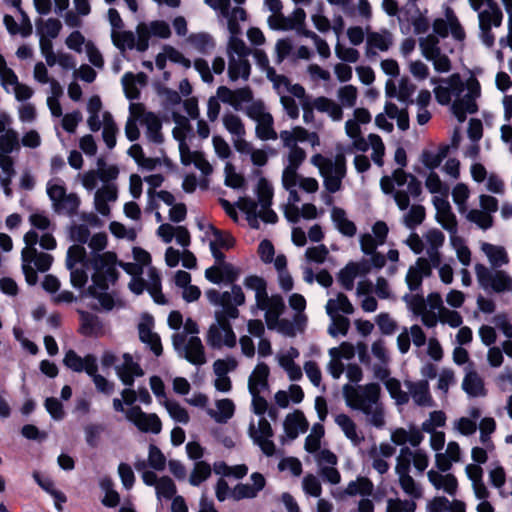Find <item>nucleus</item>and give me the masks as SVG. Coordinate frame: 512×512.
I'll list each match as a JSON object with an SVG mask.
<instances>
[{
	"label": "nucleus",
	"mask_w": 512,
	"mask_h": 512,
	"mask_svg": "<svg viewBox=\"0 0 512 512\" xmlns=\"http://www.w3.org/2000/svg\"><path fill=\"white\" fill-rule=\"evenodd\" d=\"M147 76L140 72L133 74L127 72L122 76L121 82L126 97L130 100L137 99L140 95V88L146 84Z\"/></svg>",
	"instance_id": "nucleus-52"
},
{
	"label": "nucleus",
	"mask_w": 512,
	"mask_h": 512,
	"mask_svg": "<svg viewBox=\"0 0 512 512\" xmlns=\"http://www.w3.org/2000/svg\"><path fill=\"white\" fill-rule=\"evenodd\" d=\"M28 221L32 226L31 230L37 232L39 230L38 242L41 248L45 250H54L57 246L56 239L53 236L54 225L44 212L31 213Z\"/></svg>",
	"instance_id": "nucleus-22"
},
{
	"label": "nucleus",
	"mask_w": 512,
	"mask_h": 512,
	"mask_svg": "<svg viewBox=\"0 0 512 512\" xmlns=\"http://www.w3.org/2000/svg\"><path fill=\"white\" fill-rule=\"evenodd\" d=\"M148 280L145 281L141 277L132 278L129 283L130 290L136 294L140 295L146 289L150 293L151 297L158 304H165L166 300L164 295L161 292V279L154 267H149V271L147 272Z\"/></svg>",
	"instance_id": "nucleus-21"
},
{
	"label": "nucleus",
	"mask_w": 512,
	"mask_h": 512,
	"mask_svg": "<svg viewBox=\"0 0 512 512\" xmlns=\"http://www.w3.org/2000/svg\"><path fill=\"white\" fill-rule=\"evenodd\" d=\"M154 320L149 315H144L138 325L140 340L147 344L156 356L162 354L161 340L158 334L153 332Z\"/></svg>",
	"instance_id": "nucleus-34"
},
{
	"label": "nucleus",
	"mask_w": 512,
	"mask_h": 512,
	"mask_svg": "<svg viewBox=\"0 0 512 512\" xmlns=\"http://www.w3.org/2000/svg\"><path fill=\"white\" fill-rule=\"evenodd\" d=\"M0 85L8 94H13L15 99L19 102L29 100L33 94V89L21 83L18 76L12 68L7 65V62L2 54H0Z\"/></svg>",
	"instance_id": "nucleus-16"
},
{
	"label": "nucleus",
	"mask_w": 512,
	"mask_h": 512,
	"mask_svg": "<svg viewBox=\"0 0 512 512\" xmlns=\"http://www.w3.org/2000/svg\"><path fill=\"white\" fill-rule=\"evenodd\" d=\"M312 108L320 113L327 114V116L334 122H339L343 119V109L335 100L319 96L312 101Z\"/></svg>",
	"instance_id": "nucleus-49"
},
{
	"label": "nucleus",
	"mask_w": 512,
	"mask_h": 512,
	"mask_svg": "<svg viewBox=\"0 0 512 512\" xmlns=\"http://www.w3.org/2000/svg\"><path fill=\"white\" fill-rule=\"evenodd\" d=\"M299 355L300 353L297 348L289 347L279 352L276 356L279 366L287 373L291 381H298L303 376L301 367L295 363V359Z\"/></svg>",
	"instance_id": "nucleus-35"
},
{
	"label": "nucleus",
	"mask_w": 512,
	"mask_h": 512,
	"mask_svg": "<svg viewBox=\"0 0 512 512\" xmlns=\"http://www.w3.org/2000/svg\"><path fill=\"white\" fill-rule=\"evenodd\" d=\"M427 478L436 490H442L450 496L456 495L458 480L452 473L431 469L427 472Z\"/></svg>",
	"instance_id": "nucleus-38"
},
{
	"label": "nucleus",
	"mask_w": 512,
	"mask_h": 512,
	"mask_svg": "<svg viewBox=\"0 0 512 512\" xmlns=\"http://www.w3.org/2000/svg\"><path fill=\"white\" fill-rule=\"evenodd\" d=\"M430 82L436 85L433 92L439 104L448 105L454 98L451 110L459 122L465 121L467 114L478 110L476 100L480 97L481 87L474 77L464 83L460 75L455 73L445 79L431 78Z\"/></svg>",
	"instance_id": "nucleus-1"
},
{
	"label": "nucleus",
	"mask_w": 512,
	"mask_h": 512,
	"mask_svg": "<svg viewBox=\"0 0 512 512\" xmlns=\"http://www.w3.org/2000/svg\"><path fill=\"white\" fill-rule=\"evenodd\" d=\"M394 160L400 167L406 166L407 156L403 147L395 150ZM380 188L384 194L393 196L397 207L402 211L409 207L411 198H417L422 192L420 181L402 168L395 169L390 176H383L380 179Z\"/></svg>",
	"instance_id": "nucleus-3"
},
{
	"label": "nucleus",
	"mask_w": 512,
	"mask_h": 512,
	"mask_svg": "<svg viewBox=\"0 0 512 512\" xmlns=\"http://www.w3.org/2000/svg\"><path fill=\"white\" fill-rule=\"evenodd\" d=\"M250 480L252 483H238L232 488V500L254 499L266 485L265 477L259 472L252 473Z\"/></svg>",
	"instance_id": "nucleus-28"
},
{
	"label": "nucleus",
	"mask_w": 512,
	"mask_h": 512,
	"mask_svg": "<svg viewBox=\"0 0 512 512\" xmlns=\"http://www.w3.org/2000/svg\"><path fill=\"white\" fill-rule=\"evenodd\" d=\"M477 12L480 29L498 27L502 23L503 14L496 4Z\"/></svg>",
	"instance_id": "nucleus-59"
},
{
	"label": "nucleus",
	"mask_w": 512,
	"mask_h": 512,
	"mask_svg": "<svg viewBox=\"0 0 512 512\" xmlns=\"http://www.w3.org/2000/svg\"><path fill=\"white\" fill-rule=\"evenodd\" d=\"M218 99L231 105L235 110H242L244 104H249L253 100V94L249 87H243L231 90L226 86H220L217 89Z\"/></svg>",
	"instance_id": "nucleus-31"
},
{
	"label": "nucleus",
	"mask_w": 512,
	"mask_h": 512,
	"mask_svg": "<svg viewBox=\"0 0 512 512\" xmlns=\"http://www.w3.org/2000/svg\"><path fill=\"white\" fill-rule=\"evenodd\" d=\"M382 381L384 382L386 390L388 391L391 398L395 401L396 405L401 406L409 402V394L402 390L399 380L388 376Z\"/></svg>",
	"instance_id": "nucleus-63"
},
{
	"label": "nucleus",
	"mask_w": 512,
	"mask_h": 512,
	"mask_svg": "<svg viewBox=\"0 0 512 512\" xmlns=\"http://www.w3.org/2000/svg\"><path fill=\"white\" fill-rule=\"evenodd\" d=\"M433 32L442 38L448 35L457 41L463 42L466 38L464 27L460 23L454 10L446 6L443 17L436 18L432 23Z\"/></svg>",
	"instance_id": "nucleus-18"
},
{
	"label": "nucleus",
	"mask_w": 512,
	"mask_h": 512,
	"mask_svg": "<svg viewBox=\"0 0 512 512\" xmlns=\"http://www.w3.org/2000/svg\"><path fill=\"white\" fill-rule=\"evenodd\" d=\"M315 461L322 478L333 485L340 483L341 475L336 468L338 458L332 451L328 449L320 450L315 454Z\"/></svg>",
	"instance_id": "nucleus-25"
},
{
	"label": "nucleus",
	"mask_w": 512,
	"mask_h": 512,
	"mask_svg": "<svg viewBox=\"0 0 512 512\" xmlns=\"http://www.w3.org/2000/svg\"><path fill=\"white\" fill-rule=\"evenodd\" d=\"M137 123L142 125V104L131 103L129 106V116L125 124V136L131 142L139 139L140 131Z\"/></svg>",
	"instance_id": "nucleus-54"
},
{
	"label": "nucleus",
	"mask_w": 512,
	"mask_h": 512,
	"mask_svg": "<svg viewBox=\"0 0 512 512\" xmlns=\"http://www.w3.org/2000/svg\"><path fill=\"white\" fill-rule=\"evenodd\" d=\"M187 43L194 50L202 54L211 53L216 46L214 38L207 32L190 34L187 38Z\"/></svg>",
	"instance_id": "nucleus-57"
},
{
	"label": "nucleus",
	"mask_w": 512,
	"mask_h": 512,
	"mask_svg": "<svg viewBox=\"0 0 512 512\" xmlns=\"http://www.w3.org/2000/svg\"><path fill=\"white\" fill-rule=\"evenodd\" d=\"M310 162L318 168L324 187L329 193H335L341 189L342 180L346 176V159L343 154H337L334 159H331L317 153L311 157Z\"/></svg>",
	"instance_id": "nucleus-11"
},
{
	"label": "nucleus",
	"mask_w": 512,
	"mask_h": 512,
	"mask_svg": "<svg viewBox=\"0 0 512 512\" xmlns=\"http://www.w3.org/2000/svg\"><path fill=\"white\" fill-rule=\"evenodd\" d=\"M449 241L451 247L456 253V257L459 260V262L464 267H468L471 263V251L466 245L464 239L456 233L450 235Z\"/></svg>",
	"instance_id": "nucleus-64"
},
{
	"label": "nucleus",
	"mask_w": 512,
	"mask_h": 512,
	"mask_svg": "<svg viewBox=\"0 0 512 512\" xmlns=\"http://www.w3.org/2000/svg\"><path fill=\"white\" fill-rule=\"evenodd\" d=\"M462 389L470 397H483L486 395L484 382L480 375L472 368V366L465 368V376L462 381Z\"/></svg>",
	"instance_id": "nucleus-47"
},
{
	"label": "nucleus",
	"mask_w": 512,
	"mask_h": 512,
	"mask_svg": "<svg viewBox=\"0 0 512 512\" xmlns=\"http://www.w3.org/2000/svg\"><path fill=\"white\" fill-rule=\"evenodd\" d=\"M391 441L398 446L405 447L406 443H409L412 447H418L424 437L420 430L415 427L406 430L404 428H397L391 432Z\"/></svg>",
	"instance_id": "nucleus-53"
},
{
	"label": "nucleus",
	"mask_w": 512,
	"mask_h": 512,
	"mask_svg": "<svg viewBox=\"0 0 512 512\" xmlns=\"http://www.w3.org/2000/svg\"><path fill=\"white\" fill-rule=\"evenodd\" d=\"M331 219L336 229L344 236L353 237L356 234V225L347 218L346 212L339 207L331 210Z\"/></svg>",
	"instance_id": "nucleus-56"
},
{
	"label": "nucleus",
	"mask_w": 512,
	"mask_h": 512,
	"mask_svg": "<svg viewBox=\"0 0 512 512\" xmlns=\"http://www.w3.org/2000/svg\"><path fill=\"white\" fill-rule=\"evenodd\" d=\"M63 363L74 372L84 371L87 374H91L96 368L97 359L91 354L80 357L75 351L69 350L64 356Z\"/></svg>",
	"instance_id": "nucleus-40"
},
{
	"label": "nucleus",
	"mask_w": 512,
	"mask_h": 512,
	"mask_svg": "<svg viewBox=\"0 0 512 512\" xmlns=\"http://www.w3.org/2000/svg\"><path fill=\"white\" fill-rule=\"evenodd\" d=\"M246 288L255 292L256 307L265 312L266 325H275L285 309V303L280 295L269 296L266 291V282L258 276H249L244 280Z\"/></svg>",
	"instance_id": "nucleus-10"
},
{
	"label": "nucleus",
	"mask_w": 512,
	"mask_h": 512,
	"mask_svg": "<svg viewBox=\"0 0 512 512\" xmlns=\"http://www.w3.org/2000/svg\"><path fill=\"white\" fill-rule=\"evenodd\" d=\"M126 419L142 432L159 434L162 429L160 418L154 413L143 412L139 406L127 409Z\"/></svg>",
	"instance_id": "nucleus-24"
},
{
	"label": "nucleus",
	"mask_w": 512,
	"mask_h": 512,
	"mask_svg": "<svg viewBox=\"0 0 512 512\" xmlns=\"http://www.w3.org/2000/svg\"><path fill=\"white\" fill-rule=\"evenodd\" d=\"M480 248L491 265L490 269H498L509 264V255L503 246L483 242Z\"/></svg>",
	"instance_id": "nucleus-48"
},
{
	"label": "nucleus",
	"mask_w": 512,
	"mask_h": 512,
	"mask_svg": "<svg viewBox=\"0 0 512 512\" xmlns=\"http://www.w3.org/2000/svg\"><path fill=\"white\" fill-rule=\"evenodd\" d=\"M433 265L427 258L419 257L415 264L410 266L406 274V284L411 291L420 289L425 277L432 273Z\"/></svg>",
	"instance_id": "nucleus-33"
},
{
	"label": "nucleus",
	"mask_w": 512,
	"mask_h": 512,
	"mask_svg": "<svg viewBox=\"0 0 512 512\" xmlns=\"http://www.w3.org/2000/svg\"><path fill=\"white\" fill-rule=\"evenodd\" d=\"M283 429L286 437L290 440L296 439L299 434L304 433L308 429V421L300 410H295L286 415L283 422Z\"/></svg>",
	"instance_id": "nucleus-43"
},
{
	"label": "nucleus",
	"mask_w": 512,
	"mask_h": 512,
	"mask_svg": "<svg viewBox=\"0 0 512 512\" xmlns=\"http://www.w3.org/2000/svg\"><path fill=\"white\" fill-rule=\"evenodd\" d=\"M334 421L353 446H359L364 441L363 433L358 430L356 423L348 415L338 414Z\"/></svg>",
	"instance_id": "nucleus-46"
},
{
	"label": "nucleus",
	"mask_w": 512,
	"mask_h": 512,
	"mask_svg": "<svg viewBox=\"0 0 512 512\" xmlns=\"http://www.w3.org/2000/svg\"><path fill=\"white\" fill-rule=\"evenodd\" d=\"M306 19V13L302 8H296L290 16L285 17L281 11L272 12L268 17V24L272 29L278 30H302Z\"/></svg>",
	"instance_id": "nucleus-27"
},
{
	"label": "nucleus",
	"mask_w": 512,
	"mask_h": 512,
	"mask_svg": "<svg viewBox=\"0 0 512 512\" xmlns=\"http://www.w3.org/2000/svg\"><path fill=\"white\" fill-rule=\"evenodd\" d=\"M216 322L213 323L207 332V344L214 349L223 346L232 348L236 345V335L228 321V317L215 313Z\"/></svg>",
	"instance_id": "nucleus-17"
},
{
	"label": "nucleus",
	"mask_w": 512,
	"mask_h": 512,
	"mask_svg": "<svg viewBox=\"0 0 512 512\" xmlns=\"http://www.w3.org/2000/svg\"><path fill=\"white\" fill-rule=\"evenodd\" d=\"M46 191L56 213L69 216L77 213L81 204L79 196L76 193H67L60 180H50Z\"/></svg>",
	"instance_id": "nucleus-14"
},
{
	"label": "nucleus",
	"mask_w": 512,
	"mask_h": 512,
	"mask_svg": "<svg viewBox=\"0 0 512 512\" xmlns=\"http://www.w3.org/2000/svg\"><path fill=\"white\" fill-rule=\"evenodd\" d=\"M136 33L139 34L138 51L144 52L148 49L150 37L168 38L171 34V30L169 25L164 21H152L148 24H138Z\"/></svg>",
	"instance_id": "nucleus-26"
},
{
	"label": "nucleus",
	"mask_w": 512,
	"mask_h": 512,
	"mask_svg": "<svg viewBox=\"0 0 512 512\" xmlns=\"http://www.w3.org/2000/svg\"><path fill=\"white\" fill-rule=\"evenodd\" d=\"M38 238L39 233L34 230L27 231L23 236L25 247L21 252L22 270L29 285H35L38 281L33 265L38 271L46 272L53 263V257L50 254L37 250Z\"/></svg>",
	"instance_id": "nucleus-7"
},
{
	"label": "nucleus",
	"mask_w": 512,
	"mask_h": 512,
	"mask_svg": "<svg viewBox=\"0 0 512 512\" xmlns=\"http://www.w3.org/2000/svg\"><path fill=\"white\" fill-rule=\"evenodd\" d=\"M206 297L209 302L215 306H220L221 311H217L223 316L230 319H236L239 316L238 306L244 304L245 295L240 286H232L230 291L220 293L215 289H209L206 291Z\"/></svg>",
	"instance_id": "nucleus-15"
},
{
	"label": "nucleus",
	"mask_w": 512,
	"mask_h": 512,
	"mask_svg": "<svg viewBox=\"0 0 512 512\" xmlns=\"http://www.w3.org/2000/svg\"><path fill=\"white\" fill-rule=\"evenodd\" d=\"M424 240L428 261L432 263L433 267L439 266L441 261L439 249L444 244V234L438 229H431L425 234Z\"/></svg>",
	"instance_id": "nucleus-41"
},
{
	"label": "nucleus",
	"mask_w": 512,
	"mask_h": 512,
	"mask_svg": "<svg viewBox=\"0 0 512 512\" xmlns=\"http://www.w3.org/2000/svg\"><path fill=\"white\" fill-rule=\"evenodd\" d=\"M381 387L377 383L352 386H343V396L347 406L351 409L361 411L367 422L376 427L382 428L385 425L384 409L380 403Z\"/></svg>",
	"instance_id": "nucleus-5"
},
{
	"label": "nucleus",
	"mask_w": 512,
	"mask_h": 512,
	"mask_svg": "<svg viewBox=\"0 0 512 512\" xmlns=\"http://www.w3.org/2000/svg\"><path fill=\"white\" fill-rule=\"evenodd\" d=\"M118 198V190L114 184H104L97 189L94 194V208L102 216L110 215V203H114Z\"/></svg>",
	"instance_id": "nucleus-37"
},
{
	"label": "nucleus",
	"mask_w": 512,
	"mask_h": 512,
	"mask_svg": "<svg viewBox=\"0 0 512 512\" xmlns=\"http://www.w3.org/2000/svg\"><path fill=\"white\" fill-rule=\"evenodd\" d=\"M397 475L398 484L403 493L408 497L407 500L416 503L423 497V488L410 474V472L403 470H395Z\"/></svg>",
	"instance_id": "nucleus-44"
},
{
	"label": "nucleus",
	"mask_w": 512,
	"mask_h": 512,
	"mask_svg": "<svg viewBox=\"0 0 512 512\" xmlns=\"http://www.w3.org/2000/svg\"><path fill=\"white\" fill-rule=\"evenodd\" d=\"M167 323L171 329L175 330L171 340L178 356L195 366L205 364V348L198 336L197 323L191 318L183 321V316L179 311L170 312Z\"/></svg>",
	"instance_id": "nucleus-2"
},
{
	"label": "nucleus",
	"mask_w": 512,
	"mask_h": 512,
	"mask_svg": "<svg viewBox=\"0 0 512 512\" xmlns=\"http://www.w3.org/2000/svg\"><path fill=\"white\" fill-rule=\"evenodd\" d=\"M122 358L123 362L115 366L116 374L124 385L132 386L134 378L143 376L144 372L130 354L125 353Z\"/></svg>",
	"instance_id": "nucleus-39"
},
{
	"label": "nucleus",
	"mask_w": 512,
	"mask_h": 512,
	"mask_svg": "<svg viewBox=\"0 0 512 512\" xmlns=\"http://www.w3.org/2000/svg\"><path fill=\"white\" fill-rule=\"evenodd\" d=\"M388 226L383 221H377L372 227V234L365 233L360 236L359 242L363 253L373 254L377 247L383 245L388 235Z\"/></svg>",
	"instance_id": "nucleus-29"
},
{
	"label": "nucleus",
	"mask_w": 512,
	"mask_h": 512,
	"mask_svg": "<svg viewBox=\"0 0 512 512\" xmlns=\"http://www.w3.org/2000/svg\"><path fill=\"white\" fill-rule=\"evenodd\" d=\"M474 270L477 282L482 289L512 294V276L507 271L490 269L481 263L475 264Z\"/></svg>",
	"instance_id": "nucleus-13"
},
{
	"label": "nucleus",
	"mask_w": 512,
	"mask_h": 512,
	"mask_svg": "<svg viewBox=\"0 0 512 512\" xmlns=\"http://www.w3.org/2000/svg\"><path fill=\"white\" fill-rule=\"evenodd\" d=\"M260 394L261 393L251 394L252 410L256 415L259 416V418L257 422L254 420L250 421L248 434L253 440V443L261 449L263 454H265L267 457H271L276 452V446L271 440L273 436L272 427L268 420L264 417V414L267 410V401Z\"/></svg>",
	"instance_id": "nucleus-8"
},
{
	"label": "nucleus",
	"mask_w": 512,
	"mask_h": 512,
	"mask_svg": "<svg viewBox=\"0 0 512 512\" xmlns=\"http://www.w3.org/2000/svg\"><path fill=\"white\" fill-rule=\"evenodd\" d=\"M142 126L145 127V136L149 142L160 144L163 142V134L161 132L162 122L158 115L145 110L142 105Z\"/></svg>",
	"instance_id": "nucleus-42"
},
{
	"label": "nucleus",
	"mask_w": 512,
	"mask_h": 512,
	"mask_svg": "<svg viewBox=\"0 0 512 512\" xmlns=\"http://www.w3.org/2000/svg\"><path fill=\"white\" fill-rule=\"evenodd\" d=\"M394 44L393 34L387 29L379 31H370L366 29L365 56L369 60H374L380 53L390 50Z\"/></svg>",
	"instance_id": "nucleus-20"
},
{
	"label": "nucleus",
	"mask_w": 512,
	"mask_h": 512,
	"mask_svg": "<svg viewBox=\"0 0 512 512\" xmlns=\"http://www.w3.org/2000/svg\"><path fill=\"white\" fill-rule=\"evenodd\" d=\"M258 201L248 197L240 198L236 205L246 214L249 225L258 229L262 220L265 223L275 224L278 220L277 214L270 208L272 204L273 188L265 178H260L256 186Z\"/></svg>",
	"instance_id": "nucleus-6"
},
{
	"label": "nucleus",
	"mask_w": 512,
	"mask_h": 512,
	"mask_svg": "<svg viewBox=\"0 0 512 512\" xmlns=\"http://www.w3.org/2000/svg\"><path fill=\"white\" fill-rule=\"evenodd\" d=\"M404 385L408 390L409 398L411 397L417 406L432 407L434 405L428 380H407L404 382Z\"/></svg>",
	"instance_id": "nucleus-36"
},
{
	"label": "nucleus",
	"mask_w": 512,
	"mask_h": 512,
	"mask_svg": "<svg viewBox=\"0 0 512 512\" xmlns=\"http://www.w3.org/2000/svg\"><path fill=\"white\" fill-rule=\"evenodd\" d=\"M218 15L227 21L228 30L237 32V22L245 21L246 12L242 7L232 6L230 0H204Z\"/></svg>",
	"instance_id": "nucleus-23"
},
{
	"label": "nucleus",
	"mask_w": 512,
	"mask_h": 512,
	"mask_svg": "<svg viewBox=\"0 0 512 512\" xmlns=\"http://www.w3.org/2000/svg\"><path fill=\"white\" fill-rule=\"evenodd\" d=\"M116 262L117 256L113 252L97 253L93 256V284L84 293V296L91 297L95 301L89 304L91 308L109 311L114 307V298L107 289L108 282H114L117 279Z\"/></svg>",
	"instance_id": "nucleus-4"
},
{
	"label": "nucleus",
	"mask_w": 512,
	"mask_h": 512,
	"mask_svg": "<svg viewBox=\"0 0 512 512\" xmlns=\"http://www.w3.org/2000/svg\"><path fill=\"white\" fill-rule=\"evenodd\" d=\"M235 413V404L231 399L223 398L215 401V408H209L207 414L219 424L227 423Z\"/></svg>",
	"instance_id": "nucleus-50"
},
{
	"label": "nucleus",
	"mask_w": 512,
	"mask_h": 512,
	"mask_svg": "<svg viewBox=\"0 0 512 512\" xmlns=\"http://www.w3.org/2000/svg\"><path fill=\"white\" fill-rule=\"evenodd\" d=\"M279 138L283 147L288 149L287 154L283 157L282 177L288 185H293V179L299 177L298 169L306 159V152L298 146V142L288 130L281 131Z\"/></svg>",
	"instance_id": "nucleus-12"
},
{
	"label": "nucleus",
	"mask_w": 512,
	"mask_h": 512,
	"mask_svg": "<svg viewBox=\"0 0 512 512\" xmlns=\"http://www.w3.org/2000/svg\"><path fill=\"white\" fill-rule=\"evenodd\" d=\"M222 122L224 128L231 135V139L246 136V129L244 123L238 115L232 112L225 113L222 117Z\"/></svg>",
	"instance_id": "nucleus-62"
},
{
	"label": "nucleus",
	"mask_w": 512,
	"mask_h": 512,
	"mask_svg": "<svg viewBox=\"0 0 512 512\" xmlns=\"http://www.w3.org/2000/svg\"><path fill=\"white\" fill-rule=\"evenodd\" d=\"M371 353L377 360V362L372 365V371L375 378L379 380L386 379L390 375V371L388 369L390 356L384 340L378 339L374 341L371 345Z\"/></svg>",
	"instance_id": "nucleus-32"
},
{
	"label": "nucleus",
	"mask_w": 512,
	"mask_h": 512,
	"mask_svg": "<svg viewBox=\"0 0 512 512\" xmlns=\"http://www.w3.org/2000/svg\"><path fill=\"white\" fill-rule=\"evenodd\" d=\"M102 138L109 149H113L116 145V135L118 127L110 112H103Z\"/></svg>",
	"instance_id": "nucleus-61"
},
{
	"label": "nucleus",
	"mask_w": 512,
	"mask_h": 512,
	"mask_svg": "<svg viewBox=\"0 0 512 512\" xmlns=\"http://www.w3.org/2000/svg\"><path fill=\"white\" fill-rule=\"evenodd\" d=\"M269 368L265 363H259L248 379V389L250 394L262 393L268 389Z\"/></svg>",
	"instance_id": "nucleus-51"
},
{
	"label": "nucleus",
	"mask_w": 512,
	"mask_h": 512,
	"mask_svg": "<svg viewBox=\"0 0 512 512\" xmlns=\"http://www.w3.org/2000/svg\"><path fill=\"white\" fill-rule=\"evenodd\" d=\"M181 162L184 165L193 164L202 174L208 176L213 172V167L199 151H191L190 148H184V153L180 155Z\"/></svg>",
	"instance_id": "nucleus-55"
},
{
	"label": "nucleus",
	"mask_w": 512,
	"mask_h": 512,
	"mask_svg": "<svg viewBox=\"0 0 512 512\" xmlns=\"http://www.w3.org/2000/svg\"><path fill=\"white\" fill-rule=\"evenodd\" d=\"M111 39L113 44L122 51L127 49H136L138 51L139 34L137 33L135 35L132 31L120 29L111 34Z\"/></svg>",
	"instance_id": "nucleus-58"
},
{
	"label": "nucleus",
	"mask_w": 512,
	"mask_h": 512,
	"mask_svg": "<svg viewBox=\"0 0 512 512\" xmlns=\"http://www.w3.org/2000/svg\"><path fill=\"white\" fill-rule=\"evenodd\" d=\"M207 228L206 235L209 237L210 251L216 263H223L225 256L220 249L231 248L234 244V239L229 233L222 232L212 225H208Z\"/></svg>",
	"instance_id": "nucleus-30"
},
{
	"label": "nucleus",
	"mask_w": 512,
	"mask_h": 512,
	"mask_svg": "<svg viewBox=\"0 0 512 512\" xmlns=\"http://www.w3.org/2000/svg\"><path fill=\"white\" fill-rule=\"evenodd\" d=\"M230 37L227 44L228 56V76L231 81L239 79L247 81L251 72V65L248 56L251 50L244 41L238 37L241 32L239 22H237V32L229 30Z\"/></svg>",
	"instance_id": "nucleus-9"
},
{
	"label": "nucleus",
	"mask_w": 512,
	"mask_h": 512,
	"mask_svg": "<svg viewBox=\"0 0 512 512\" xmlns=\"http://www.w3.org/2000/svg\"><path fill=\"white\" fill-rule=\"evenodd\" d=\"M428 465L429 456L425 450L401 447L396 457L395 470L410 472L413 466L418 473L422 474Z\"/></svg>",
	"instance_id": "nucleus-19"
},
{
	"label": "nucleus",
	"mask_w": 512,
	"mask_h": 512,
	"mask_svg": "<svg viewBox=\"0 0 512 512\" xmlns=\"http://www.w3.org/2000/svg\"><path fill=\"white\" fill-rule=\"evenodd\" d=\"M325 310L327 315H339V313L350 315L354 312V307L346 295L338 293L334 298L328 299Z\"/></svg>",
	"instance_id": "nucleus-60"
},
{
	"label": "nucleus",
	"mask_w": 512,
	"mask_h": 512,
	"mask_svg": "<svg viewBox=\"0 0 512 512\" xmlns=\"http://www.w3.org/2000/svg\"><path fill=\"white\" fill-rule=\"evenodd\" d=\"M483 468L477 464H467L465 474L471 482L472 490L476 498H489L490 492L483 480Z\"/></svg>",
	"instance_id": "nucleus-45"
}]
</instances>
